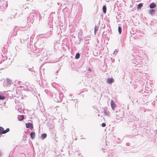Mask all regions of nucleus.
I'll return each instance as SVG.
<instances>
[{
  "mask_svg": "<svg viewBox=\"0 0 157 157\" xmlns=\"http://www.w3.org/2000/svg\"><path fill=\"white\" fill-rule=\"evenodd\" d=\"M10 131L9 128H7L6 130L2 127H0V135H2L3 134H5L6 132H9Z\"/></svg>",
  "mask_w": 157,
  "mask_h": 157,
  "instance_id": "1",
  "label": "nucleus"
},
{
  "mask_svg": "<svg viewBox=\"0 0 157 157\" xmlns=\"http://www.w3.org/2000/svg\"><path fill=\"white\" fill-rule=\"evenodd\" d=\"M26 127L27 128H30L31 129H32L33 128V125L32 123H29L26 124Z\"/></svg>",
  "mask_w": 157,
  "mask_h": 157,
  "instance_id": "2",
  "label": "nucleus"
},
{
  "mask_svg": "<svg viewBox=\"0 0 157 157\" xmlns=\"http://www.w3.org/2000/svg\"><path fill=\"white\" fill-rule=\"evenodd\" d=\"M111 106L112 109L113 110L115 109L116 107L115 103L113 100H111Z\"/></svg>",
  "mask_w": 157,
  "mask_h": 157,
  "instance_id": "3",
  "label": "nucleus"
},
{
  "mask_svg": "<svg viewBox=\"0 0 157 157\" xmlns=\"http://www.w3.org/2000/svg\"><path fill=\"white\" fill-rule=\"evenodd\" d=\"M148 13L151 15H152L155 14V10L154 9H150L148 11Z\"/></svg>",
  "mask_w": 157,
  "mask_h": 157,
  "instance_id": "4",
  "label": "nucleus"
},
{
  "mask_svg": "<svg viewBox=\"0 0 157 157\" xmlns=\"http://www.w3.org/2000/svg\"><path fill=\"white\" fill-rule=\"evenodd\" d=\"M114 81V80L113 78H109L107 79V82L109 84H111Z\"/></svg>",
  "mask_w": 157,
  "mask_h": 157,
  "instance_id": "5",
  "label": "nucleus"
},
{
  "mask_svg": "<svg viewBox=\"0 0 157 157\" xmlns=\"http://www.w3.org/2000/svg\"><path fill=\"white\" fill-rule=\"evenodd\" d=\"M149 7L151 9L155 8L156 7V5L154 3H152L150 4Z\"/></svg>",
  "mask_w": 157,
  "mask_h": 157,
  "instance_id": "6",
  "label": "nucleus"
},
{
  "mask_svg": "<svg viewBox=\"0 0 157 157\" xmlns=\"http://www.w3.org/2000/svg\"><path fill=\"white\" fill-rule=\"evenodd\" d=\"M103 113L104 115H105L107 116H109L110 114V112L105 110H104Z\"/></svg>",
  "mask_w": 157,
  "mask_h": 157,
  "instance_id": "7",
  "label": "nucleus"
},
{
  "mask_svg": "<svg viewBox=\"0 0 157 157\" xmlns=\"http://www.w3.org/2000/svg\"><path fill=\"white\" fill-rule=\"evenodd\" d=\"M24 118V116L23 115H19L18 116V119L19 121H22Z\"/></svg>",
  "mask_w": 157,
  "mask_h": 157,
  "instance_id": "8",
  "label": "nucleus"
},
{
  "mask_svg": "<svg viewBox=\"0 0 157 157\" xmlns=\"http://www.w3.org/2000/svg\"><path fill=\"white\" fill-rule=\"evenodd\" d=\"M35 136V133L34 132H31L30 134V137L32 139H33Z\"/></svg>",
  "mask_w": 157,
  "mask_h": 157,
  "instance_id": "9",
  "label": "nucleus"
},
{
  "mask_svg": "<svg viewBox=\"0 0 157 157\" xmlns=\"http://www.w3.org/2000/svg\"><path fill=\"white\" fill-rule=\"evenodd\" d=\"M47 136V135L46 134L44 133L42 134L41 135V137L42 139H43L44 138H45Z\"/></svg>",
  "mask_w": 157,
  "mask_h": 157,
  "instance_id": "10",
  "label": "nucleus"
},
{
  "mask_svg": "<svg viewBox=\"0 0 157 157\" xmlns=\"http://www.w3.org/2000/svg\"><path fill=\"white\" fill-rule=\"evenodd\" d=\"M6 81H7V83L9 85H10L11 82H12V81L11 80L8 79V78H7L6 79Z\"/></svg>",
  "mask_w": 157,
  "mask_h": 157,
  "instance_id": "11",
  "label": "nucleus"
},
{
  "mask_svg": "<svg viewBox=\"0 0 157 157\" xmlns=\"http://www.w3.org/2000/svg\"><path fill=\"white\" fill-rule=\"evenodd\" d=\"M102 10L103 11V12L105 13L106 12V7L105 6H103L102 7Z\"/></svg>",
  "mask_w": 157,
  "mask_h": 157,
  "instance_id": "12",
  "label": "nucleus"
},
{
  "mask_svg": "<svg viewBox=\"0 0 157 157\" xmlns=\"http://www.w3.org/2000/svg\"><path fill=\"white\" fill-rule=\"evenodd\" d=\"M80 57V54L79 53H77L75 56L76 59H78Z\"/></svg>",
  "mask_w": 157,
  "mask_h": 157,
  "instance_id": "13",
  "label": "nucleus"
},
{
  "mask_svg": "<svg viewBox=\"0 0 157 157\" xmlns=\"http://www.w3.org/2000/svg\"><path fill=\"white\" fill-rule=\"evenodd\" d=\"M5 97L4 96L0 95V100H4L5 99Z\"/></svg>",
  "mask_w": 157,
  "mask_h": 157,
  "instance_id": "14",
  "label": "nucleus"
},
{
  "mask_svg": "<svg viewBox=\"0 0 157 157\" xmlns=\"http://www.w3.org/2000/svg\"><path fill=\"white\" fill-rule=\"evenodd\" d=\"M143 5L142 4V3H140L138 4L137 6V8L138 9L142 7Z\"/></svg>",
  "mask_w": 157,
  "mask_h": 157,
  "instance_id": "15",
  "label": "nucleus"
},
{
  "mask_svg": "<svg viewBox=\"0 0 157 157\" xmlns=\"http://www.w3.org/2000/svg\"><path fill=\"white\" fill-rule=\"evenodd\" d=\"M118 31L120 34H121V29L120 26H119L118 28Z\"/></svg>",
  "mask_w": 157,
  "mask_h": 157,
  "instance_id": "16",
  "label": "nucleus"
},
{
  "mask_svg": "<svg viewBox=\"0 0 157 157\" xmlns=\"http://www.w3.org/2000/svg\"><path fill=\"white\" fill-rule=\"evenodd\" d=\"M101 126L102 127H105L106 126V124L105 123H102L101 124Z\"/></svg>",
  "mask_w": 157,
  "mask_h": 157,
  "instance_id": "17",
  "label": "nucleus"
},
{
  "mask_svg": "<svg viewBox=\"0 0 157 157\" xmlns=\"http://www.w3.org/2000/svg\"><path fill=\"white\" fill-rule=\"evenodd\" d=\"M118 52V51L117 50H115L114 51V53L116 52L117 53Z\"/></svg>",
  "mask_w": 157,
  "mask_h": 157,
  "instance_id": "18",
  "label": "nucleus"
},
{
  "mask_svg": "<svg viewBox=\"0 0 157 157\" xmlns=\"http://www.w3.org/2000/svg\"><path fill=\"white\" fill-rule=\"evenodd\" d=\"M88 69H89V70L90 71H91V69H90V68H89Z\"/></svg>",
  "mask_w": 157,
  "mask_h": 157,
  "instance_id": "19",
  "label": "nucleus"
},
{
  "mask_svg": "<svg viewBox=\"0 0 157 157\" xmlns=\"http://www.w3.org/2000/svg\"><path fill=\"white\" fill-rule=\"evenodd\" d=\"M97 31V30H96V28H95V31H94L95 32H96V31Z\"/></svg>",
  "mask_w": 157,
  "mask_h": 157,
  "instance_id": "20",
  "label": "nucleus"
}]
</instances>
